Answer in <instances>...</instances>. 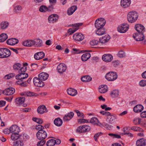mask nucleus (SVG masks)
Segmentation results:
<instances>
[{"label":"nucleus","instance_id":"f257e3e1","mask_svg":"<svg viewBox=\"0 0 146 146\" xmlns=\"http://www.w3.org/2000/svg\"><path fill=\"white\" fill-rule=\"evenodd\" d=\"M106 24L105 20L103 18L97 19L95 23V26L97 29L96 31V34L98 35H102L106 32L105 29L103 28Z\"/></svg>","mask_w":146,"mask_h":146},{"label":"nucleus","instance_id":"f03ea898","mask_svg":"<svg viewBox=\"0 0 146 146\" xmlns=\"http://www.w3.org/2000/svg\"><path fill=\"white\" fill-rule=\"evenodd\" d=\"M27 67H23L18 71V74L15 76V78L17 80H23L27 78L29 76L28 74L25 72L26 71Z\"/></svg>","mask_w":146,"mask_h":146},{"label":"nucleus","instance_id":"7ed1b4c3","mask_svg":"<svg viewBox=\"0 0 146 146\" xmlns=\"http://www.w3.org/2000/svg\"><path fill=\"white\" fill-rule=\"evenodd\" d=\"M138 17V14L136 11H132L128 13L127 19L129 23H133L137 21Z\"/></svg>","mask_w":146,"mask_h":146},{"label":"nucleus","instance_id":"20e7f679","mask_svg":"<svg viewBox=\"0 0 146 146\" xmlns=\"http://www.w3.org/2000/svg\"><path fill=\"white\" fill-rule=\"evenodd\" d=\"M11 51L8 49L4 48H0V58H8L11 56Z\"/></svg>","mask_w":146,"mask_h":146},{"label":"nucleus","instance_id":"39448f33","mask_svg":"<svg viewBox=\"0 0 146 146\" xmlns=\"http://www.w3.org/2000/svg\"><path fill=\"white\" fill-rule=\"evenodd\" d=\"M90 127L87 125H83L78 127L76 130V132L80 134L84 133L90 130Z\"/></svg>","mask_w":146,"mask_h":146},{"label":"nucleus","instance_id":"423d86ee","mask_svg":"<svg viewBox=\"0 0 146 146\" xmlns=\"http://www.w3.org/2000/svg\"><path fill=\"white\" fill-rule=\"evenodd\" d=\"M105 77L108 80L112 81L116 79L117 75L116 72H110L106 74Z\"/></svg>","mask_w":146,"mask_h":146},{"label":"nucleus","instance_id":"0eeeda50","mask_svg":"<svg viewBox=\"0 0 146 146\" xmlns=\"http://www.w3.org/2000/svg\"><path fill=\"white\" fill-rule=\"evenodd\" d=\"M129 25L126 23H124L119 25L117 28V31L121 33H124L128 30Z\"/></svg>","mask_w":146,"mask_h":146},{"label":"nucleus","instance_id":"6e6552de","mask_svg":"<svg viewBox=\"0 0 146 146\" xmlns=\"http://www.w3.org/2000/svg\"><path fill=\"white\" fill-rule=\"evenodd\" d=\"M143 33H136L133 35V37L137 41H139L143 40L145 38V36L143 35Z\"/></svg>","mask_w":146,"mask_h":146},{"label":"nucleus","instance_id":"1a4fd4ad","mask_svg":"<svg viewBox=\"0 0 146 146\" xmlns=\"http://www.w3.org/2000/svg\"><path fill=\"white\" fill-rule=\"evenodd\" d=\"M36 136L39 140H44L46 137L47 134L44 130H39L36 133Z\"/></svg>","mask_w":146,"mask_h":146},{"label":"nucleus","instance_id":"9d476101","mask_svg":"<svg viewBox=\"0 0 146 146\" xmlns=\"http://www.w3.org/2000/svg\"><path fill=\"white\" fill-rule=\"evenodd\" d=\"M82 24V23H81L72 24V26L74 27V28L73 29H69L68 31V33H69L70 35H71L78 30L79 29V27L81 26Z\"/></svg>","mask_w":146,"mask_h":146},{"label":"nucleus","instance_id":"9b49d317","mask_svg":"<svg viewBox=\"0 0 146 146\" xmlns=\"http://www.w3.org/2000/svg\"><path fill=\"white\" fill-rule=\"evenodd\" d=\"M59 18L58 15L53 14L50 15L48 18V21L49 23H54L58 21Z\"/></svg>","mask_w":146,"mask_h":146},{"label":"nucleus","instance_id":"f8f14e48","mask_svg":"<svg viewBox=\"0 0 146 146\" xmlns=\"http://www.w3.org/2000/svg\"><path fill=\"white\" fill-rule=\"evenodd\" d=\"M33 83L35 86L38 87H42L44 85V83L38 77H35L34 78Z\"/></svg>","mask_w":146,"mask_h":146},{"label":"nucleus","instance_id":"ddd939ff","mask_svg":"<svg viewBox=\"0 0 146 146\" xmlns=\"http://www.w3.org/2000/svg\"><path fill=\"white\" fill-rule=\"evenodd\" d=\"M15 89L12 87L6 88L3 91V94L6 96L11 95L14 93Z\"/></svg>","mask_w":146,"mask_h":146},{"label":"nucleus","instance_id":"4468645a","mask_svg":"<svg viewBox=\"0 0 146 146\" xmlns=\"http://www.w3.org/2000/svg\"><path fill=\"white\" fill-rule=\"evenodd\" d=\"M66 69V65L64 63H60L57 67V71L60 73H62L65 72Z\"/></svg>","mask_w":146,"mask_h":146},{"label":"nucleus","instance_id":"2eb2a0df","mask_svg":"<svg viewBox=\"0 0 146 146\" xmlns=\"http://www.w3.org/2000/svg\"><path fill=\"white\" fill-rule=\"evenodd\" d=\"M102 58L104 61L106 62H109L112 60L113 57L111 54H105L103 55Z\"/></svg>","mask_w":146,"mask_h":146},{"label":"nucleus","instance_id":"dca6fc26","mask_svg":"<svg viewBox=\"0 0 146 146\" xmlns=\"http://www.w3.org/2000/svg\"><path fill=\"white\" fill-rule=\"evenodd\" d=\"M84 36L80 33H76L73 36V39L76 40L81 41L84 38Z\"/></svg>","mask_w":146,"mask_h":146},{"label":"nucleus","instance_id":"f3484780","mask_svg":"<svg viewBox=\"0 0 146 146\" xmlns=\"http://www.w3.org/2000/svg\"><path fill=\"white\" fill-rule=\"evenodd\" d=\"M44 56V53L42 51H40L35 54L34 58L36 60H38L42 59Z\"/></svg>","mask_w":146,"mask_h":146},{"label":"nucleus","instance_id":"a211bd4d","mask_svg":"<svg viewBox=\"0 0 146 146\" xmlns=\"http://www.w3.org/2000/svg\"><path fill=\"white\" fill-rule=\"evenodd\" d=\"M131 2V0H121V5L124 8H127L130 6Z\"/></svg>","mask_w":146,"mask_h":146},{"label":"nucleus","instance_id":"6ab92c4d","mask_svg":"<svg viewBox=\"0 0 146 146\" xmlns=\"http://www.w3.org/2000/svg\"><path fill=\"white\" fill-rule=\"evenodd\" d=\"M74 115V113L70 112L66 114L63 118L64 121H70L73 117Z\"/></svg>","mask_w":146,"mask_h":146},{"label":"nucleus","instance_id":"aec40b11","mask_svg":"<svg viewBox=\"0 0 146 146\" xmlns=\"http://www.w3.org/2000/svg\"><path fill=\"white\" fill-rule=\"evenodd\" d=\"M135 29L138 33H143L145 31V28L144 26L140 24H137L135 26Z\"/></svg>","mask_w":146,"mask_h":146},{"label":"nucleus","instance_id":"412c9836","mask_svg":"<svg viewBox=\"0 0 146 146\" xmlns=\"http://www.w3.org/2000/svg\"><path fill=\"white\" fill-rule=\"evenodd\" d=\"M19 42V40L15 38H12L8 39L6 42L8 44L10 45H14L17 44Z\"/></svg>","mask_w":146,"mask_h":146},{"label":"nucleus","instance_id":"4be33fe9","mask_svg":"<svg viewBox=\"0 0 146 146\" xmlns=\"http://www.w3.org/2000/svg\"><path fill=\"white\" fill-rule=\"evenodd\" d=\"M10 132L12 133H19L20 131V128L17 125H13L10 128Z\"/></svg>","mask_w":146,"mask_h":146},{"label":"nucleus","instance_id":"5701e85b","mask_svg":"<svg viewBox=\"0 0 146 146\" xmlns=\"http://www.w3.org/2000/svg\"><path fill=\"white\" fill-rule=\"evenodd\" d=\"M48 77V74L45 72H42L38 75V77L42 81L47 80Z\"/></svg>","mask_w":146,"mask_h":146},{"label":"nucleus","instance_id":"b1692460","mask_svg":"<svg viewBox=\"0 0 146 146\" xmlns=\"http://www.w3.org/2000/svg\"><path fill=\"white\" fill-rule=\"evenodd\" d=\"M46 106L44 105L39 106L37 109V111L38 113L42 114L44 112H46L47 111H46Z\"/></svg>","mask_w":146,"mask_h":146},{"label":"nucleus","instance_id":"393cba45","mask_svg":"<svg viewBox=\"0 0 146 146\" xmlns=\"http://www.w3.org/2000/svg\"><path fill=\"white\" fill-rule=\"evenodd\" d=\"M34 45L35 46L40 47L42 45V40L39 38H36L33 40Z\"/></svg>","mask_w":146,"mask_h":146},{"label":"nucleus","instance_id":"a878e982","mask_svg":"<svg viewBox=\"0 0 146 146\" xmlns=\"http://www.w3.org/2000/svg\"><path fill=\"white\" fill-rule=\"evenodd\" d=\"M143 109V106L141 104H138L135 106L133 109V111L136 113L141 112Z\"/></svg>","mask_w":146,"mask_h":146},{"label":"nucleus","instance_id":"bb28decb","mask_svg":"<svg viewBox=\"0 0 146 146\" xmlns=\"http://www.w3.org/2000/svg\"><path fill=\"white\" fill-rule=\"evenodd\" d=\"M110 38V36L109 35H105L104 36L100 38L99 39V41L101 43H104L108 41Z\"/></svg>","mask_w":146,"mask_h":146},{"label":"nucleus","instance_id":"cd10ccee","mask_svg":"<svg viewBox=\"0 0 146 146\" xmlns=\"http://www.w3.org/2000/svg\"><path fill=\"white\" fill-rule=\"evenodd\" d=\"M137 146H146V140L143 138L140 139L136 141Z\"/></svg>","mask_w":146,"mask_h":146},{"label":"nucleus","instance_id":"c85d7f7f","mask_svg":"<svg viewBox=\"0 0 146 146\" xmlns=\"http://www.w3.org/2000/svg\"><path fill=\"white\" fill-rule=\"evenodd\" d=\"M33 40H27L24 41L23 45L25 46L30 47L34 45Z\"/></svg>","mask_w":146,"mask_h":146},{"label":"nucleus","instance_id":"c756f323","mask_svg":"<svg viewBox=\"0 0 146 146\" xmlns=\"http://www.w3.org/2000/svg\"><path fill=\"white\" fill-rule=\"evenodd\" d=\"M67 92L68 94L71 96H75L77 94V91L75 89L70 88L67 90Z\"/></svg>","mask_w":146,"mask_h":146},{"label":"nucleus","instance_id":"7c9ffc66","mask_svg":"<svg viewBox=\"0 0 146 146\" xmlns=\"http://www.w3.org/2000/svg\"><path fill=\"white\" fill-rule=\"evenodd\" d=\"M25 98L24 97H19L16 99L15 102L16 104L19 106L23 104L25 100Z\"/></svg>","mask_w":146,"mask_h":146},{"label":"nucleus","instance_id":"2f4dec72","mask_svg":"<svg viewBox=\"0 0 146 146\" xmlns=\"http://www.w3.org/2000/svg\"><path fill=\"white\" fill-rule=\"evenodd\" d=\"M77 7L76 6L73 5L70 7L68 9L67 13L69 15H72L73 13L77 9Z\"/></svg>","mask_w":146,"mask_h":146},{"label":"nucleus","instance_id":"473e14b6","mask_svg":"<svg viewBox=\"0 0 146 146\" xmlns=\"http://www.w3.org/2000/svg\"><path fill=\"white\" fill-rule=\"evenodd\" d=\"M91 57V54L89 53H86L83 54L81 57V59L83 61H86Z\"/></svg>","mask_w":146,"mask_h":146},{"label":"nucleus","instance_id":"72a5a7b5","mask_svg":"<svg viewBox=\"0 0 146 146\" xmlns=\"http://www.w3.org/2000/svg\"><path fill=\"white\" fill-rule=\"evenodd\" d=\"M54 122L55 125L60 126L62 124V121L60 118H57L54 119Z\"/></svg>","mask_w":146,"mask_h":146},{"label":"nucleus","instance_id":"f704fd0d","mask_svg":"<svg viewBox=\"0 0 146 146\" xmlns=\"http://www.w3.org/2000/svg\"><path fill=\"white\" fill-rule=\"evenodd\" d=\"M9 25V23L6 21H4L2 22L0 24V28L2 29H6Z\"/></svg>","mask_w":146,"mask_h":146},{"label":"nucleus","instance_id":"c9c22d12","mask_svg":"<svg viewBox=\"0 0 146 146\" xmlns=\"http://www.w3.org/2000/svg\"><path fill=\"white\" fill-rule=\"evenodd\" d=\"M110 95L112 98L117 97L119 95V92L118 90L115 89L111 91Z\"/></svg>","mask_w":146,"mask_h":146},{"label":"nucleus","instance_id":"e433bc0d","mask_svg":"<svg viewBox=\"0 0 146 146\" xmlns=\"http://www.w3.org/2000/svg\"><path fill=\"white\" fill-rule=\"evenodd\" d=\"M8 38L7 34L3 33L0 35V42H3L6 40Z\"/></svg>","mask_w":146,"mask_h":146},{"label":"nucleus","instance_id":"4c0bfd02","mask_svg":"<svg viewBox=\"0 0 146 146\" xmlns=\"http://www.w3.org/2000/svg\"><path fill=\"white\" fill-rule=\"evenodd\" d=\"M20 135L19 133H13L11 135V138L12 140L15 141L18 139H20Z\"/></svg>","mask_w":146,"mask_h":146},{"label":"nucleus","instance_id":"58836bf2","mask_svg":"<svg viewBox=\"0 0 146 146\" xmlns=\"http://www.w3.org/2000/svg\"><path fill=\"white\" fill-rule=\"evenodd\" d=\"M99 92L101 93H105L108 90L107 86H102L101 87H99Z\"/></svg>","mask_w":146,"mask_h":146},{"label":"nucleus","instance_id":"ea45409f","mask_svg":"<svg viewBox=\"0 0 146 146\" xmlns=\"http://www.w3.org/2000/svg\"><path fill=\"white\" fill-rule=\"evenodd\" d=\"M110 116V117H107L106 120L110 124H112L115 121L114 116L112 115H111Z\"/></svg>","mask_w":146,"mask_h":146},{"label":"nucleus","instance_id":"a19ab883","mask_svg":"<svg viewBox=\"0 0 146 146\" xmlns=\"http://www.w3.org/2000/svg\"><path fill=\"white\" fill-rule=\"evenodd\" d=\"M92 78L89 76H85L81 78V80L83 82H89L91 80Z\"/></svg>","mask_w":146,"mask_h":146},{"label":"nucleus","instance_id":"79ce46f5","mask_svg":"<svg viewBox=\"0 0 146 146\" xmlns=\"http://www.w3.org/2000/svg\"><path fill=\"white\" fill-rule=\"evenodd\" d=\"M22 65L19 63H15L13 65V69L15 70H19L22 68Z\"/></svg>","mask_w":146,"mask_h":146},{"label":"nucleus","instance_id":"37998d69","mask_svg":"<svg viewBox=\"0 0 146 146\" xmlns=\"http://www.w3.org/2000/svg\"><path fill=\"white\" fill-rule=\"evenodd\" d=\"M29 137L28 135L26 134L20 135V139L23 141H26L27 139H29Z\"/></svg>","mask_w":146,"mask_h":146},{"label":"nucleus","instance_id":"c03bdc74","mask_svg":"<svg viewBox=\"0 0 146 146\" xmlns=\"http://www.w3.org/2000/svg\"><path fill=\"white\" fill-rule=\"evenodd\" d=\"M17 141L16 142H13L14 146H23L24 145L23 142L20 139Z\"/></svg>","mask_w":146,"mask_h":146},{"label":"nucleus","instance_id":"a18cd8bd","mask_svg":"<svg viewBox=\"0 0 146 146\" xmlns=\"http://www.w3.org/2000/svg\"><path fill=\"white\" fill-rule=\"evenodd\" d=\"M55 140L51 139L48 140L46 143L47 146H54L55 145Z\"/></svg>","mask_w":146,"mask_h":146},{"label":"nucleus","instance_id":"49530a36","mask_svg":"<svg viewBox=\"0 0 146 146\" xmlns=\"http://www.w3.org/2000/svg\"><path fill=\"white\" fill-rule=\"evenodd\" d=\"M47 7L45 5H42L39 7V10L41 12H46L48 11L47 9Z\"/></svg>","mask_w":146,"mask_h":146},{"label":"nucleus","instance_id":"de8ad7c7","mask_svg":"<svg viewBox=\"0 0 146 146\" xmlns=\"http://www.w3.org/2000/svg\"><path fill=\"white\" fill-rule=\"evenodd\" d=\"M117 55L118 57L120 58L124 57L125 56V52L122 50H120L119 51Z\"/></svg>","mask_w":146,"mask_h":146},{"label":"nucleus","instance_id":"09e8293b","mask_svg":"<svg viewBox=\"0 0 146 146\" xmlns=\"http://www.w3.org/2000/svg\"><path fill=\"white\" fill-rule=\"evenodd\" d=\"M33 120L36 122L38 124H41L43 122V120L40 118H37L36 117H33L32 118Z\"/></svg>","mask_w":146,"mask_h":146},{"label":"nucleus","instance_id":"8fccbe9b","mask_svg":"<svg viewBox=\"0 0 146 146\" xmlns=\"http://www.w3.org/2000/svg\"><path fill=\"white\" fill-rule=\"evenodd\" d=\"M131 129L133 130L136 131H143L142 129L137 126H132Z\"/></svg>","mask_w":146,"mask_h":146},{"label":"nucleus","instance_id":"3c124183","mask_svg":"<svg viewBox=\"0 0 146 146\" xmlns=\"http://www.w3.org/2000/svg\"><path fill=\"white\" fill-rule=\"evenodd\" d=\"M134 123L135 125L140 124L141 123V119L140 118H135L133 120Z\"/></svg>","mask_w":146,"mask_h":146},{"label":"nucleus","instance_id":"603ef678","mask_svg":"<svg viewBox=\"0 0 146 146\" xmlns=\"http://www.w3.org/2000/svg\"><path fill=\"white\" fill-rule=\"evenodd\" d=\"M98 120L97 118L93 117L90 120L89 122L92 123L93 125H96V123L98 122Z\"/></svg>","mask_w":146,"mask_h":146},{"label":"nucleus","instance_id":"864d4df0","mask_svg":"<svg viewBox=\"0 0 146 146\" xmlns=\"http://www.w3.org/2000/svg\"><path fill=\"white\" fill-rule=\"evenodd\" d=\"M26 94L29 96H38V94L36 93L30 92H27Z\"/></svg>","mask_w":146,"mask_h":146},{"label":"nucleus","instance_id":"5fc2aeb1","mask_svg":"<svg viewBox=\"0 0 146 146\" xmlns=\"http://www.w3.org/2000/svg\"><path fill=\"white\" fill-rule=\"evenodd\" d=\"M78 123H89L90 121V120H87L84 119H78Z\"/></svg>","mask_w":146,"mask_h":146},{"label":"nucleus","instance_id":"6e6d98bb","mask_svg":"<svg viewBox=\"0 0 146 146\" xmlns=\"http://www.w3.org/2000/svg\"><path fill=\"white\" fill-rule=\"evenodd\" d=\"M109 135L113 137V138H116L117 139H120L121 137L119 135L116 134H115L110 133L108 134Z\"/></svg>","mask_w":146,"mask_h":146},{"label":"nucleus","instance_id":"4d7b16f0","mask_svg":"<svg viewBox=\"0 0 146 146\" xmlns=\"http://www.w3.org/2000/svg\"><path fill=\"white\" fill-rule=\"evenodd\" d=\"M139 85L141 87H144L146 86V80H141L139 83Z\"/></svg>","mask_w":146,"mask_h":146},{"label":"nucleus","instance_id":"13d9d810","mask_svg":"<svg viewBox=\"0 0 146 146\" xmlns=\"http://www.w3.org/2000/svg\"><path fill=\"white\" fill-rule=\"evenodd\" d=\"M112 64L114 67H117L120 64V62L119 60H117L113 61L112 62Z\"/></svg>","mask_w":146,"mask_h":146},{"label":"nucleus","instance_id":"bf43d9fd","mask_svg":"<svg viewBox=\"0 0 146 146\" xmlns=\"http://www.w3.org/2000/svg\"><path fill=\"white\" fill-rule=\"evenodd\" d=\"M22 9V8L21 6L20 5H17L15 7L14 10H15V12L16 13L18 12V11H20Z\"/></svg>","mask_w":146,"mask_h":146},{"label":"nucleus","instance_id":"052dcab7","mask_svg":"<svg viewBox=\"0 0 146 146\" xmlns=\"http://www.w3.org/2000/svg\"><path fill=\"white\" fill-rule=\"evenodd\" d=\"M53 5L52 3L48 7H47V9L48 12H50L52 11L54 9Z\"/></svg>","mask_w":146,"mask_h":146},{"label":"nucleus","instance_id":"680f3d73","mask_svg":"<svg viewBox=\"0 0 146 146\" xmlns=\"http://www.w3.org/2000/svg\"><path fill=\"white\" fill-rule=\"evenodd\" d=\"M36 129L39 131L43 130V129H44V127L38 124L36 126Z\"/></svg>","mask_w":146,"mask_h":146},{"label":"nucleus","instance_id":"e2e57ef3","mask_svg":"<svg viewBox=\"0 0 146 146\" xmlns=\"http://www.w3.org/2000/svg\"><path fill=\"white\" fill-rule=\"evenodd\" d=\"M99 42L98 40H93L91 41L90 42V44L92 46L95 45L97 44Z\"/></svg>","mask_w":146,"mask_h":146},{"label":"nucleus","instance_id":"0e129e2a","mask_svg":"<svg viewBox=\"0 0 146 146\" xmlns=\"http://www.w3.org/2000/svg\"><path fill=\"white\" fill-rule=\"evenodd\" d=\"M38 67L37 64L33 63L31 64V67L32 68L31 71H33L36 69Z\"/></svg>","mask_w":146,"mask_h":146},{"label":"nucleus","instance_id":"69168bd1","mask_svg":"<svg viewBox=\"0 0 146 146\" xmlns=\"http://www.w3.org/2000/svg\"><path fill=\"white\" fill-rule=\"evenodd\" d=\"M46 141L45 140H42L38 142L37 143L38 146H42L45 143Z\"/></svg>","mask_w":146,"mask_h":146},{"label":"nucleus","instance_id":"338daca9","mask_svg":"<svg viewBox=\"0 0 146 146\" xmlns=\"http://www.w3.org/2000/svg\"><path fill=\"white\" fill-rule=\"evenodd\" d=\"M102 133L101 132L98 133L96 134L94 136V138L95 141H97V138L100 136L102 135Z\"/></svg>","mask_w":146,"mask_h":146},{"label":"nucleus","instance_id":"774afa93","mask_svg":"<svg viewBox=\"0 0 146 146\" xmlns=\"http://www.w3.org/2000/svg\"><path fill=\"white\" fill-rule=\"evenodd\" d=\"M141 116L142 118H146V111L142 112L141 113Z\"/></svg>","mask_w":146,"mask_h":146}]
</instances>
